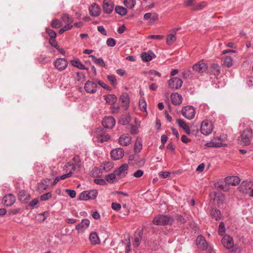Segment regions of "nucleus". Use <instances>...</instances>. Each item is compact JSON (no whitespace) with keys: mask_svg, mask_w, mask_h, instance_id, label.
<instances>
[{"mask_svg":"<svg viewBox=\"0 0 253 253\" xmlns=\"http://www.w3.org/2000/svg\"><path fill=\"white\" fill-rule=\"evenodd\" d=\"M51 194L50 192H48L42 195L41 196V200L42 201H46L51 197Z\"/></svg>","mask_w":253,"mask_h":253,"instance_id":"nucleus-54","label":"nucleus"},{"mask_svg":"<svg viewBox=\"0 0 253 253\" xmlns=\"http://www.w3.org/2000/svg\"><path fill=\"white\" fill-rule=\"evenodd\" d=\"M97 194L98 192L96 190L84 191L80 194V199L82 200L93 199L96 198Z\"/></svg>","mask_w":253,"mask_h":253,"instance_id":"nucleus-6","label":"nucleus"},{"mask_svg":"<svg viewBox=\"0 0 253 253\" xmlns=\"http://www.w3.org/2000/svg\"><path fill=\"white\" fill-rule=\"evenodd\" d=\"M225 228L224 224L223 222H221L220 223L219 225V228H218V233L221 236H223V234L225 233Z\"/></svg>","mask_w":253,"mask_h":253,"instance_id":"nucleus-50","label":"nucleus"},{"mask_svg":"<svg viewBox=\"0 0 253 253\" xmlns=\"http://www.w3.org/2000/svg\"><path fill=\"white\" fill-rule=\"evenodd\" d=\"M131 139V137L128 134H124L119 138V142L123 146H127L130 143Z\"/></svg>","mask_w":253,"mask_h":253,"instance_id":"nucleus-24","label":"nucleus"},{"mask_svg":"<svg viewBox=\"0 0 253 253\" xmlns=\"http://www.w3.org/2000/svg\"><path fill=\"white\" fill-rule=\"evenodd\" d=\"M142 149V144L139 140H136L134 147V150L136 153H138Z\"/></svg>","mask_w":253,"mask_h":253,"instance_id":"nucleus-48","label":"nucleus"},{"mask_svg":"<svg viewBox=\"0 0 253 253\" xmlns=\"http://www.w3.org/2000/svg\"><path fill=\"white\" fill-rule=\"evenodd\" d=\"M142 239V233L140 230L137 231L134 235L133 246L134 247H137L140 244Z\"/></svg>","mask_w":253,"mask_h":253,"instance_id":"nucleus-28","label":"nucleus"},{"mask_svg":"<svg viewBox=\"0 0 253 253\" xmlns=\"http://www.w3.org/2000/svg\"><path fill=\"white\" fill-rule=\"evenodd\" d=\"M89 57L91 58L92 61L95 64L98 65L101 67H105V64L103 60L101 58H97L95 56L91 55L89 56Z\"/></svg>","mask_w":253,"mask_h":253,"instance_id":"nucleus-31","label":"nucleus"},{"mask_svg":"<svg viewBox=\"0 0 253 253\" xmlns=\"http://www.w3.org/2000/svg\"><path fill=\"white\" fill-rule=\"evenodd\" d=\"M177 124H178V126L182 128L185 130V131L186 132V133L187 134H190L191 131H190V129L189 128V126L185 123V121H184L182 120L179 119V120H177Z\"/></svg>","mask_w":253,"mask_h":253,"instance_id":"nucleus-29","label":"nucleus"},{"mask_svg":"<svg viewBox=\"0 0 253 253\" xmlns=\"http://www.w3.org/2000/svg\"><path fill=\"white\" fill-rule=\"evenodd\" d=\"M211 216L213 218H215V220H217L220 218V211L218 210L213 209L211 211Z\"/></svg>","mask_w":253,"mask_h":253,"instance_id":"nucleus-39","label":"nucleus"},{"mask_svg":"<svg viewBox=\"0 0 253 253\" xmlns=\"http://www.w3.org/2000/svg\"><path fill=\"white\" fill-rule=\"evenodd\" d=\"M223 65L227 67H230L233 65V59L230 56H227L223 61Z\"/></svg>","mask_w":253,"mask_h":253,"instance_id":"nucleus-37","label":"nucleus"},{"mask_svg":"<svg viewBox=\"0 0 253 253\" xmlns=\"http://www.w3.org/2000/svg\"><path fill=\"white\" fill-rule=\"evenodd\" d=\"M124 4L126 7L129 8H133L135 4V0H124Z\"/></svg>","mask_w":253,"mask_h":253,"instance_id":"nucleus-44","label":"nucleus"},{"mask_svg":"<svg viewBox=\"0 0 253 253\" xmlns=\"http://www.w3.org/2000/svg\"><path fill=\"white\" fill-rule=\"evenodd\" d=\"M89 239L93 244H97L99 242L98 237L95 232H91L90 234Z\"/></svg>","mask_w":253,"mask_h":253,"instance_id":"nucleus-36","label":"nucleus"},{"mask_svg":"<svg viewBox=\"0 0 253 253\" xmlns=\"http://www.w3.org/2000/svg\"><path fill=\"white\" fill-rule=\"evenodd\" d=\"M90 224V221L88 219H84L82 222L76 226V229L79 231H84L87 229Z\"/></svg>","mask_w":253,"mask_h":253,"instance_id":"nucleus-22","label":"nucleus"},{"mask_svg":"<svg viewBox=\"0 0 253 253\" xmlns=\"http://www.w3.org/2000/svg\"><path fill=\"white\" fill-rule=\"evenodd\" d=\"M121 208V206L119 204H118L116 203H113L112 204V208L115 211L120 210Z\"/></svg>","mask_w":253,"mask_h":253,"instance_id":"nucleus-62","label":"nucleus"},{"mask_svg":"<svg viewBox=\"0 0 253 253\" xmlns=\"http://www.w3.org/2000/svg\"><path fill=\"white\" fill-rule=\"evenodd\" d=\"M253 136L252 130L250 128H246L240 136L241 143L245 145H250L253 139Z\"/></svg>","mask_w":253,"mask_h":253,"instance_id":"nucleus-2","label":"nucleus"},{"mask_svg":"<svg viewBox=\"0 0 253 253\" xmlns=\"http://www.w3.org/2000/svg\"><path fill=\"white\" fill-rule=\"evenodd\" d=\"M115 11L118 14L121 15H125L127 13V9L122 6H116L115 8Z\"/></svg>","mask_w":253,"mask_h":253,"instance_id":"nucleus-40","label":"nucleus"},{"mask_svg":"<svg viewBox=\"0 0 253 253\" xmlns=\"http://www.w3.org/2000/svg\"><path fill=\"white\" fill-rule=\"evenodd\" d=\"M46 31L50 38H55L56 37V33L53 30L47 28Z\"/></svg>","mask_w":253,"mask_h":253,"instance_id":"nucleus-53","label":"nucleus"},{"mask_svg":"<svg viewBox=\"0 0 253 253\" xmlns=\"http://www.w3.org/2000/svg\"><path fill=\"white\" fill-rule=\"evenodd\" d=\"M107 79L112 84L114 85L116 83V79L114 75H108Z\"/></svg>","mask_w":253,"mask_h":253,"instance_id":"nucleus-57","label":"nucleus"},{"mask_svg":"<svg viewBox=\"0 0 253 253\" xmlns=\"http://www.w3.org/2000/svg\"><path fill=\"white\" fill-rule=\"evenodd\" d=\"M156 55L152 51H148L147 52H143L141 53V57L143 61L145 62H148L152 60L156 57Z\"/></svg>","mask_w":253,"mask_h":253,"instance_id":"nucleus-26","label":"nucleus"},{"mask_svg":"<svg viewBox=\"0 0 253 253\" xmlns=\"http://www.w3.org/2000/svg\"><path fill=\"white\" fill-rule=\"evenodd\" d=\"M208 69L207 64L203 61H200L193 66V70L199 73H203L206 72Z\"/></svg>","mask_w":253,"mask_h":253,"instance_id":"nucleus-9","label":"nucleus"},{"mask_svg":"<svg viewBox=\"0 0 253 253\" xmlns=\"http://www.w3.org/2000/svg\"><path fill=\"white\" fill-rule=\"evenodd\" d=\"M66 192L70 196L71 198H74L76 197V193L75 190L66 189Z\"/></svg>","mask_w":253,"mask_h":253,"instance_id":"nucleus-58","label":"nucleus"},{"mask_svg":"<svg viewBox=\"0 0 253 253\" xmlns=\"http://www.w3.org/2000/svg\"><path fill=\"white\" fill-rule=\"evenodd\" d=\"M143 171L141 169H138L133 173V175L135 177L139 178L141 177L143 174Z\"/></svg>","mask_w":253,"mask_h":253,"instance_id":"nucleus-59","label":"nucleus"},{"mask_svg":"<svg viewBox=\"0 0 253 253\" xmlns=\"http://www.w3.org/2000/svg\"><path fill=\"white\" fill-rule=\"evenodd\" d=\"M15 196L11 194H7L5 195L2 199V202L6 206H10L15 202Z\"/></svg>","mask_w":253,"mask_h":253,"instance_id":"nucleus-18","label":"nucleus"},{"mask_svg":"<svg viewBox=\"0 0 253 253\" xmlns=\"http://www.w3.org/2000/svg\"><path fill=\"white\" fill-rule=\"evenodd\" d=\"M75 79L77 81L83 82L84 81L85 79V74L83 72H77Z\"/></svg>","mask_w":253,"mask_h":253,"instance_id":"nucleus-42","label":"nucleus"},{"mask_svg":"<svg viewBox=\"0 0 253 253\" xmlns=\"http://www.w3.org/2000/svg\"><path fill=\"white\" fill-rule=\"evenodd\" d=\"M175 218L177 221L180 222L181 223H184L186 221V219L183 217L181 215L177 214L175 216Z\"/></svg>","mask_w":253,"mask_h":253,"instance_id":"nucleus-56","label":"nucleus"},{"mask_svg":"<svg viewBox=\"0 0 253 253\" xmlns=\"http://www.w3.org/2000/svg\"><path fill=\"white\" fill-rule=\"evenodd\" d=\"M84 89L88 93H94L97 90V84L91 81H87L84 84Z\"/></svg>","mask_w":253,"mask_h":253,"instance_id":"nucleus-14","label":"nucleus"},{"mask_svg":"<svg viewBox=\"0 0 253 253\" xmlns=\"http://www.w3.org/2000/svg\"><path fill=\"white\" fill-rule=\"evenodd\" d=\"M104 99L106 103L111 105H114L116 102L117 99L116 96L114 94L104 96Z\"/></svg>","mask_w":253,"mask_h":253,"instance_id":"nucleus-30","label":"nucleus"},{"mask_svg":"<svg viewBox=\"0 0 253 253\" xmlns=\"http://www.w3.org/2000/svg\"><path fill=\"white\" fill-rule=\"evenodd\" d=\"M201 132L204 135H208L213 130V125L211 122L208 120H204L201 125Z\"/></svg>","mask_w":253,"mask_h":253,"instance_id":"nucleus-3","label":"nucleus"},{"mask_svg":"<svg viewBox=\"0 0 253 253\" xmlns=\"http://www.w3.org/2000/svg\"><path fill=\"white\" fill-rule=\"evenodd\" d=\"M222 244L227 249H231L234 246L233 240L229 235H225L222 239Z\"/></svg>","mask_w":253,"mask_h":253,"instance_id":"nucleus-16","label":"nucleus"},{"mask_svg":"<svg viewBox=\"0 0 253 253\" xmlns=\"http://www.w3.org/2000/svg\"><path fill=\"white\" fill-rule=\"evenodd\" d=\"M18 196V199L24 203H27L30 199V195L25 190L20 191Z\"/></svg>","mask_w":253,"mask_h":253,"instance_id":"nucleus-21","label":"nucleus"},{"mask_svg":"<svg viewBox=\"0 0 253 253\" xmlns=\"http://www.w3.org/2000/svg\"><path fill=\"white\" fill-rule=\"evenodd\" d=\"M250 183L243 182L239 187L240 191L243 193L248 194L250 196L253 197V188L250 187Z\"/></svg>","mask_w":253,"mask_h":253,"instance_id":"nucleus-7","label":"nucleus"},{"mask_svg":"<svg viewBox=\"0 0 253 253\" xmlns=\"http://www.w3.org/2000/svg\"><path fill=\"white\" fill-rule=\"evenodd\" d=\"M207 145L209 147H221L224 146L222 142H216L215 140H213L211 142L207 143Z\"/></svg>","mask_w":253,"mask_h":253,"instance_id":"nucleus-45","label":"nucleus"},{"mask_svg":"<svg viewBox=\"0 0 253 253\" xmlns=\"http://www.w3.org/2000/svg\"><path fill=\"white\" fill-rule=\"evenodd\" d=\"M72 65L82 70H87L88 69L79 60H73L71 61Z\"/></svg>","mask_w":253,"mask_h":253,"instance_id":"nucleus-34","label":"nucleus"},{"mask_svg":"<svg viewBox=\"0 0 253 253\" xmlns=\"http://www.w3.org/2000/svg\"><path fill=\"white\" fill-rule=\"evenodd\" d=\"M120 100L124 103V106H127L129 104V97L127 93H123L120 97Z\"/></svg>","mask_w":253,"mask_h":253,"instance_id":"nucleus-38","label":"nucleus"},{"mask_svg":"<svg viewBox=\"0 0 253 253\" xmlns=\"http://www.w3.org/2000/svg\"><path fill=\"white\" fill-rule=\"evenodd\" d=\"M51 26L54 28H59L62 26V23L58 19H54L51 23Z\"/></svg>","mask_w":253,"mask_h":253,"instance_id":"nucleus-49","label":"nucleus"},{"mask_svg":"<svg viewBox=\"0 0 253 253\" xmlns=\"http://www.w3.org/2000/svg\"><path fill=\"white\" fill-rule=\"evenodd\" d=\"M62 21L66 24H72L73 22V19L70 17L67 14H64L62 16Z\"/></svg>","mask_w":253,"mask_h":253,"instance_id":"nucleus-41","label":"nucleus"},{"mask_svg":"<svg viewBox=\"0 0 253 253\" xmlns=\"http://www.w3.org/2000/svg\"><path fill=\"white\" fill-rule=\"evenodd\" d=\"M47 180L49 181V179H46V180H44L42 181L39 185V188H41L42 189L45 190L47 188V187L48 186Z\"/></svg>","mask_w":253,"mask_h":253,"instance_id":"nucleus-52","label":"nucleus"},{"mask_svg":"<svg viewBox=\"0 0 253 253\" xmlns=\"http://www.w3.org/2000/svg\"><path fill=\"white\" fill-rule=\"evenodd\" d=\"M130 121V117L128 115H123L119 121V123L123 125L128 124Z\"/></svg>","mask_w":253,"mask_h":253,"instance_id":"nucleus-35","label":"nucleus"},{"mask_svg":"<svg viewBox=\"0 0 253 253\" xmlns=\"http://www.w3.org/2000/svg\"><path fill=\"white\" fill-rule=\"evenodd\" d=\"M124 155V151L122 148H118L113 149L111 152V156L112 158L114 160H118L122 158Z\"/></svg>","mask_w":253,"mask_h":253,"instance_id":"nucleus-11","label":"nucleus"},{"mask_svg":"<svg viewBox=\"0 0 253 253\" xmlns=\"http://www.w3.org/2000/svg\"><path fill=\"white\" fill-rule=\"evenodd\" d=\"M128 168V165L124 164L120 166L118 169L115 170V174L120 178L124 177L127 173Z\"/></svg>","mask_w":253,"mask_h":253,"instance_id":"nucleus-12","label":"nucleus"},{"mask_svg":"<svg viewBox=\"0 0 253 253\" xmlns=\"http://www.w3.org/2000/svg\"><path fill=\"white\" fill-rule=\"evenodd\" d=\"M116 176L117 175L115 174V172L114 171L112 173L106 175L105 179L107 182L110 183H113L115 182L117 180V178L116 177Z\"/></svg>","mask_w":253,"mask_h":253,"instance_id":"nucleus-33","label":"nucleus"},{"mask_svg":"<svg viewBox=\"0 0 253 253\" xmlns=\"http://www.w3.org/2000/svg\"><path fill=\"white\" fill-rule=\"evenodd\" d=\"M39 203V200L38 199H34L31 201L29 203V206L34 208Z\"/></svg>","mask_w":253,"mask_h":253,"instance_id":"nucleus-61","label":"nucleus"},{"mask_svg":"<svg viewBox=\"0 0 253 253\" xmlns=\"http://www.w3.org/2000/svg\"><path fill=\"white\" fill-rule=\"evenodd\" d=\"M72 175V171H70L67 172L66 174H63L62 176H60V179H65L67 178L71 177Z\"/></svg>","mask_w":253,"mask_h":253,"instance_id":"nucleus-64","label":"nucleus"},{"mask_svg":"<svg viewBox=\"0 0 253 253\" xmlns=\"http://www.w3.org/2000/svg\"><path fill=\"white\" fill-rule=\"evenodd\" d=\"M115 120L112 117H106L102 122L103 126L107 128H112L115 126Z\"/></svg>","mask_w":253,"mask_h":253,"instance_id":"nucleus-13","label":"nucleus"},{"mask_svg":"<svg viewBox=\"0 0 253 253\" xmlns=\"http://www.w3.org/2000/svg\"><path fill=\"white\" fill-rule=\"evenodd\" d=\"M225 181L228 185L236 186L238 185L240 181V178L236 176H227L225 178Z\"/></svg>","mask_w":253,"mask_h":253,"instance_id":"nucleus-17","label":"nucleus"},{"mask_svg":"<svg viewBox=\"0 0 253 253\" xmlns=\"http://www.w3.org/2000/svg\"><path fill=\"white\" fill-rule=\"evenodd\" d=\"M113 167V165L112 163L110 162H105L104 164V169L106 171H108L110 169H111Z\"/></svg>","mask_w":253,"mask_h":253,"instance_id":"nucleus-51","label":"nucleus"},{"mask_svg":"<svg viewBox=\"0 0 253 253\" xmlns=\"http://www.w3.org/2000/svg\"><path fill=\"white\" fill-rule=\"evenodd\" d=\"M149 39H157L159 40H161L164 38V36L162 35H150L149 36Z\"/></svg>","mask_w":253,"mask_h":253,"instance_id":"nucleus-63","label":"nucleus"},{"mask_svg":"<svg viewBox=\"0 0 253 253\" xmlns=\"http://www.w3.org/2000/svg\"><path fill=\"white\" fill-rule=\"evenodd\" d=\"M103 10L106 13H110L114 8V4L111 0H104L103 4Z\"/></svg>","mask_w":253,"mask_h":253,"instance_id":"nucleus-20","label":"nucleus"},{"mask_svg":"<svg viewBox=\"0 0 253 253\" xmlns=\"http://www.w3.org/2000/svg\"><path fill=\"white\" fill-rule=\"evenodd\" d=\"M210 196L211 197H213L214 201H216L218 205L222 204L225 200L224 196L219 192L211 193Z\"/></svg>","mask_w":253,"mask_h":253,"instance_id":"nucleus-23","label":"nucleus"},{"mask_svg":"<svg viewBox=\"0 0 253 253\" xmlns=\"http://www.w3.org/2000/svg\"><path fill=\"white\" fill-rule=\"evenodd\" d=\"M196 245L198 248L201 250H205L208 247V243L203 236H198L196 239Z\"/></svg>","mask_w":253,"mask_h":253,"instance_id":"nucleus-19","label":"nucleus"},{"mask_svg":"<svg viewBox=\"0 0 253 253\" xmlns=\"http://www.w3.org/2000/svg\"><path fill=\"white\" fill-rule=\"evenodd\" d=\"M49 42L52 46L55 47L56 48H58V45L55 40V38H50L49 40Z\"/></svg>","mask_w":253,"mask_h":253,"instance_id":"nucleus-60","label":"nucleus"},{"mask_svg":"<svg viewBox=\"0 0 253 253\" xmlns=\"http://www.w3.org/2000/svg\"><path fill=\"white\" fill-rule=\"evenodd\" d=\"M180 28H174L170 31V34L168 36L167 38V43L168 45L172 44L176 40L175 35L177 31Z\"/></svg>","mask_w":253,"mask_h":253,"instance_id":"nucleus-15","label":"nucleus"},{"mask_svg":"<svg viewBox=\"0 0 253 253\" xmlns=\"http://www.w3.org/2000/svg\"><path fill=\"white\" fill-rule=\"evenodd\" d=\"M96 140L98 142L103 143L110 139V136L106 133L104 130L101 128H98L96 131Z\"/></svg>","mask_w":253,"mask_h":253,"instance_id":"nucleus-4","label":"nucleus"},{"mask_svg":"<svg viewBox=\"0 0 253 253\" xmlns=\"http://www.w3.org/2000/svg\"><path fill=\"white\" fill-rule=\"evenodd\" d=\"M182 115L188 120L192 119L195 115V111L192 106H185L181 110Z\"/></svg>","mask_w":253,"mask_h":253,"instance_id":"nucleus-5","label":"nucleus"},{"mask_svg":"<svg viewBox=\"0 0 253 253\" xmlns=\"http://www.w3.org/2000/svg\"><path fill=\"white\" fill-rule=\"evenodd\" d=\"M90 14L93 16L99 15L101 9L99 6L95 3L92 4L89 8Z\"/></svg>","mask_w":253,"mask_h":253,"instance_id":"nucleus-25","label":"nucleus"},{"mask_svg":"<svg viewBox=\"0 0 253 253\" xmlns=\"http://www.w3.org/2000/svg\"><path fill=\"white\" fill-rule=\"evenodd\" d=\"M68 61L64 58H58L54 62L55 67L59 71L64 70L68 66Z\"/></svg>","mask_w":253,"mask_h":253,"instance_id":"nucleus-10","label":"nucleus"},{"mask_svg":"<svg viewBox=\"0 0 253 253\" xmlns=\"http://www.w3.org/2000/svg\"><path fill=\"white\" fill-rule=\"evenodd\" d=\"M106 43L108 46L113 47L115 45L116 41L114 39L110 38L107 39Z\"/></svg>","mask_w":253,"mask_h":253,"instance_id":"nucleus-55","label":"nucleus"},{"mask_svg":"<svg viewBox=\"0 0 253 253\" xmlns=\"http://www.w3.org/2000/svg\"><path fill=\"white\" fill-rule=\"evenodd\" d=\"M182 81L178 78H172L169 81V86L171 89H178L181 87Z\"/></svg>","mask_w":253,"mask_h":253,"instance_id":"nucleus-8","label":"nucleus"},{"mask_svg":"<svg viewBox=\"0 0 253 253\" xmlns=\"http://www.w3.org/2000/svg\"><path fill=\"white\" fill-rule=\"evenodd\" d=\"M182 99L181 95L177 93H172L171 95V102L174 105L180 104L182 103Z\"/></svg>","mask_w":253,"mask_h":253,"instance_id":"nucleus-27","label":"nucleus"},{"mask_svg":"<svg viewBox=\"0 0 253 253\" xmlns=\"http://www.w3.org/2000/svg\"><path fill=\"white\" fill-rule=\"evenodd\" d=\"M220 66L217 64H212L210 68L211 73L214 75H218L220 73Z\"/></svg>","mask_w":253,"mask_h":253,"instance_id":"nucleus-32","label":"nucleus"},{"mask_svg":"<svg viewBox=\"0 0 253 253\" xmlns=\"http://www.w3.org/2000/svg\"><path fill=\"white\" fill-rule=\"evenodd\" d=\"M174 219L173 218L168 215H158L153 219V223L157 225H165L172 224Z\"/></svg>","mask_w":253,"mask_h":253,"instance_id":"nucleus-1","label":"nucleus"},{"mask_svg":"<svg viewBox=\"0 0 253 253\" xmlns=\"http://www.w3.org/2000/svg\"><path fill=\"white\" fill-rule=\"evenodd\" d=\"M65 167L67 169L66 171L69 172L71 171H72V174L74 171L77 170L76 166L71 162H68Z\"/></svg>","mask_w":253,"mask_h":253,"instance_id":"nucleus-43","label":"nucleus"},{"mask_svg":"<svg viewBox=\"0 0 253 253\" xmlns=\"http://www.w3.org/2000/svg\"><path fill=\"white\" fill-rule=\"evenodd\" d=\"M206 5V3L205 1H202L196 5L193 6L192 8V10H199L203 9Z\"/></svg>","mask_w":253,"mask_h":253,"instance_id":"nucleus-47","label":"nucleus"},{"mask_svg":"<svg viewBox=\"0 0 253 253\" xmlns=\"http://www.w3.org/2000/svg\"><path fill=\"white\" fill-rule=\"evenodd\" d=\"M139 106L140 109L143 111L146 112V106L147 104L145 101V100L143 98H141L140 99L139 102Z\"/></svg>","mask_w":253,"mask_h":253,"instance_id":"nucleus-46","label":"nucleus"}]
</instances>
